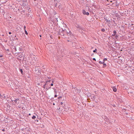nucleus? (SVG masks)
I'll list each match as a JSON object with an SVG mask.
<instances>
[{"mask_svg": "<svg viewBox=\"0 0 134 134\" xmlns=\"http://www.w3.org/2000/svg\"><path fill=\"white\" fill-rule=\"evenodd\" d=\"M59 34L63 36V38H68L69 39H71L73 36V34L69 29L66 30L62 28L61 30H60Z\"/></svg>", "mask_w": 134, "mask_h": 134, "instance_id": "nucleus-1", "label": "nucleus"}, {"mask_svg": "<svg viewBox=\"0 0 134 134\" xmlns=\"http://www.w3.org/2000/svg\"><path fill=\"white\" fill-rule=\"evenodd\" d=\"M22 2L23 3V5L24 6H26L27 4V0H23V1H22Z\"/></svg>", "mask_w": 134, "mask_h": 134, "instance_id": "nucleus-2", "label": "nucleus"}, {"mask_svg": "<svg viewBox=\"0 0 134 134\" xmlns=\"http://www.w3.org/2000/svg\"><path fill=\"white\" fill-rule=\"evenodd\" d=\"M51 81V80H49V81H46L44 85L43 86V87L44 88H45V87H46V85L47 86L48 85V82H50Z\"/></svg>", "mask_w": 134, "mask_h": 134, "instance_id": "nucleus-3", "label": "nucleus"}, {"mask_svg": "<svg viewBox=\"0 0 134 134\" xmlns=\"http://www.w3.org/2000/svg\"><path fill=\"white\" fill-rule=\"evenodd\" d=\"M82 13L84 15H88L89 14V13L88 12H86V11L84 10H82Z\"/></svg>", "mask_w": 134, "mask_h": 134, "instance_id": "nucleus-4", "label": "nucleus"}, {"mask_svg": "<svg viewBox=\"0 0 134 134\" xmlns=\"http://www.w3.org/2000/svg\"><path fill=\"white\" fill-rule=\"evenodd\" d=\"M58 14H55L54 16V17L55 18V21H58Z\"/></svg>", "mask_w": 134, "mask_h": 134, "instance_id": "nucleus-5", "label": "nucleus"}, {"mask_svg": "<svg viewBox=\"0 0 134 134\" xmlns=\"http://www.w3.org/2000/svg\"><path fill=\"white\" fill-rule=\"evenodd\" d=\"M6 98V97L5 96H4V95H1L0 94V98L1 99H4Z\"/></svg>", "mask_w": 134, "mask_h": 134, "instance_id": "nucleus-6", "label": "nucleus"}, {"mask_svg": "<svg viewBox=\"0 0 134 134\" xmlns=\"http://www.w3.org/2000/svg\"><path fill=\"white\" fill-rule=\"evenodd\" d=\"M113 34L112 35V36H115V37H116V32L115 30H114L113 31Z\"/></svg>", "mask_w": 134, "mask_h": 134, "instance_id": "nucleus-7", "label": "nucleus"}, {"mask_svg": "<svg viewBox=\"0 0 134 134\" xmlns=\"http://www.w3.org/2000/svg\"><path fill=\"white\" fill-rule=\"evenodd\" d=\"M76 26L77 28H79L80 29H82L81 27L79 25L76 24Z\"/></svg>", "mask_w": 134, "mask_h": 134, "instance_id": "nucleus-8", "label": "nucleus"}, {"mask_svg": "<svg viewBox=\"0 0 134 134\" xmlns=\"http://www.w3.org/2000/svg\"><path fill=\"white\" fill-rule=\"evenodd\" d=\"M113 91L114 92H116L117 91V89L116 88L114 87H113Z\"/></svg>", "mask_w": 134, "mask_h": 134, "instance_id": "nucleus-9", "label": "nucleus"}, {"mask_svg": "<svg viewBox=\"0 0 134 134\" xmlns=\"http://www.w3.org/2000/svg\"><path fill=\"white\" fill-rule=\"evenodd\" d=\"M19 99H16L15 100H14L15 102L16 103H17Z\"/></svg>", "mask_w": 134, "mask_h": 134, "instance_id": "nucleus-10", "label": "nucleus"}, {"mask_svg": "<svg viewBox=\"0 0 134 134\" xmlns=\"http://www.w3.org/2000/svg\"><path fill=\"white\" fill-rule=\"evenodd\" d=\"M13 51L14 52H16V48L15 47H14L13 48Z\"/></svg>", "mask_w": 134, "mask_h": 134, "instance_id": "nucleus-11", "label": "nucleus"}, {"mask_svg": "<svg viewBox=\"0 0 134 134\" xmlns=\"http://www.w3.org/2000/svg\"><path fill=\"white\" fill-rule=\"evenodd\" d=\"M54 92L55 93V95L54 96V97H57V95L56 94H57V92H56V91L55 90H54Z\"/></svg>", "mask_w": 134, "mask_h": 134, "instance_id": "nucleus-12", "label": "nucleus"}, {"mask_svg": "<svg viewBox=\"0 0 134 134\" xmlns=\"http://www.w3.org/2000/svg\"><path fill=\"white\" fill-rule=\"evenodd\" d=\"M104 19L106 20L107 22V23L108 21H110V20H108V19H106L105 18H104Z\"/></svg>", "mask_w": 134, "mask_h": 134, "instance_id": "nucleus-13", "label": "nucleus"}, {"mask_svg": "<svg viewBox=\"0 0 134 134\" xmlns=\"http://www.w3.org/2000/svg\"><path fill=\"white\" fill-rule=\"evenodd\" d=\"M20 71L21 72V73L23 74V70L22 69H21L20 70Z\"/></svg>", "mask_w": 134, "mask_h": 134, "instance_id": "nucleus-14", "label": "nucleus"}, {"mask_svg": "<svg viewBox=\"0 0 134 134\" xmlns=\"http://www.w3.org/2000/svg\"><path fill=\"white\" fill-rule=\"evenodd\" d=\"M49 87V88L47 87H45V88H46V90H48L49 88H51V87L50 86L49 87Z\"/></svg>", "mask_w": 134, "mask_h": 134, "instance_id": "nucleus-15", "label": "nucleus"}, {"mask_svg": "<svg viewBox=\"0 0 134 134\" xmlns=\"http://www.w3.org/2000/svg\"><path fill=\"white\" fill-rule=\"evenodd\" d=\"M101 30L103 32H104L105 31V30L104 29H102Z\"/></svg>", "mask_w": 134, "mask_h": 134, "instance_id": "nucleus-16", "label": "nucleus"}, {"mask_svg": "<svg viewBox=\"0 0 134 134\" xmlns=\"http://www.w3.org/2000/svg\"><path fill=\"white\" fill-rule=\"evenodd\" d=\"M36 118V117L35 116H33L32 117V118L33 119H34L35 120V118Z\"/></svg>", "mask_w": 134, "mask_h": 134, "instance_id": "nucleus-17", "label": "nucleus"}, {"mask_svg": "<svg viewBox=\"0 0 134 134\" xmlns=\"http://www.w3.org/2000/svg\"><path fill=\"white\" fill-rule=\"evenodd\" d=\"M25 34H26L27 35H28V33L26 30H25Z\"/></svg>", "mask_w": 134, "mask_h": 134, "instance_id": "nucleus-18", "label": "nucleus"}, {"mask_svg": "<svg viewBox=\"0 0 134 134\" xmlns=\"http://www.w3.org/2000/svg\"><path fill=\"white\" fill-rule=\"evenodd\" d=\"M51 81H52V83L51 84V86H53V80H52V81L51 80Z\"/></svg>", "mask_w": 134, "mask_h": 134, "instance_id": "nucleus-19", "label": "nucleus"}, {"mask_svg": "<svg viewBox=\"0 0 134 134\" xmlns=\"http://www.w3.org/2000/svg\"><path fill=\"white\" fill-rule=\"evenodd\" d=\"M97 49H95V50L93 51V52L94 53L96 52Z\"/></svg>", "mask_w": 134, "mask_h": 134, "instance_id": "nucleus-20", "label": "nucleus"}, {"mask_svg": "<svg viewBox=\"0 0 134 134\" xmlns=\"http://www.w3.org/2000/svg\"><path fill=\"white\" fill-rule=\"evenodd\" d=\"M107 60V58H104V59H103V61H106V60Z\"/></svg>", "mask_w": 134, "mask_h": 134, "instance_id": "nucleus-21", "label": "nucleus"}, {"mask_svg": "<svg viewBox=\"0 0 134 134\" xmlns=\"http://www.w3.org/2000/svg\"><path fill=\"white\" fill-rule=\"evenodd\" d=\"M103 65L104 66H106V64L103 63Z\"/></svg>", "mask_w": 134, "mask_h": 134, "instance_id": "nucleus-22", "label": "nucleus"}, {"mask_svg": "<svg viewBox=\"0 0 134 134\" xmlns=\"http://www.w3.org/2000/svg\"><path fill=\"white\" fill-rule=\"evenodd\" d=\"M99 64H102V62H101V61H99Z\"/></svg>", "mask_w": 134, "mask_h": 134, "instance_id": "nucleus-23", "label": "nucleus"}, {"mask_svg": "<svg viewBox=\"0 0 134 134\" xmlns=\"http://www.w3.org/2000/svg\"><path fill=\"white\" fill-rule=\"evenodd\" d=\"M26 28V26H24V30H26V29H25Z\"/></svg>", "mask_w": 134, "mask_h": 134, "instance_id": "nucleus-24", "label": "nucleus"}, {"mask_svg": "<svg viewBox=\"0 0 134 134\" xmlns=\"http://www.w3.org/2000/svg\"><path fill=\"white\" fill-rule=\"evenodd\" d=\"M63 104V103L62 102H61L60 103V104L61 105H62Z\"/></svg>", "mask_w": 134, "mask_h": 134, "instance_id": "nucleus-25", "label": "nucleus"}, {"mask_svg": "<svg viewBox=\"0 0 134 134\" xmlns=\"http://www.w3.org/2000/svg\"><path fill=\"white\" fill-rule=\"evenodd\" d=\"M93 60L96 61V59L95 58H93Z\"/></svg>", "mask_w": 134, "mask_h": 134, "instance_id": "nucleus-26", "label": "nucleus"}, {"mask_svg": "<svg viewBox=\"0 0 134 134\" xmlns=\"http://www.w3.org/2000/svg\"><path fill=\"white\" fill-rule=\"evenodd\" d=\"M61 98V97L60 96V97H58V99H59Z\"/></svg>", "mask_w": 134, "mask_h": 134, "instance_id": "nucleus-27", "label": "nucleus"}, {"mask_svg": "<svg viewBox=\"0 0 134 134\" xmlns=\"http://www.w3.org/2000/svg\"><path fill=\"white\" fill-rule=\"evenodd\" d=\"M3 57V55H0V58L2 57Z\"/></svg>", "mask_w": 134, "mask_h": 134, "instance_id": "nucleus-28", "label": "nucleus"}, {"mask_svg": "<svg viewBox=\"0 0 134 134\" xmlns=\"http://www.w3.org/2000/svg\"><path fill=\"white\" fill-rule=\"evenodd\" d=\"M9 34H11V32H9Z\"/></svg>", "mask_w": 134, "mask_h": 134, "instance_id": "nucleus-29", "label": "nucleus"}, {"mask_svg": "<svg viewBox=\"0 0 134 134\" xmlns=\"http://www.w3.org/2000/svg\"><path fill=\"white\" fill-rule=\"evenodd\" d=\"M35 3V5H36V4H37V3H38V2H36Z\"/></svg>", "mask_w": 134, "mask_h": 134, "instance_id": "nucleus-30", "label": "nucleus"}, {"mask_svg": "<svg viewBox=\"0 0 134 134\" xmlns=\"http://www.w3.org/2000/svg\"><path fill=\"white\" fill-rule=\"evenodd\" d=\"M116 37V38L117 37H118V36L117 35H116V37Z\"/></svg>", "mask_w": 134, "mask_h": 134, "instance_id": "nucleus-31", "label": "nucleus"}, {"mask_svg": "<svg viewBox=\"0 0 134 134\" xmlns=\"http://www.w3.org/2000/svg\"><path fill=\"white\" fill-rule=\"evenodd\" d=\"M67 41L68 42H70V41H70L69 40H67Z\"/></svg>", "mask_w": 134, "mask_h": 134, "instance_id": "nucleus-32", "label": "nucleus"}, {"mask_svg": "<svg viewBox=\"0 0 134 134\" xmlns=\"http://www.w3.org/2000/svg\"><path fill=\"white\" fill-rule=\"evenodd\" d=\"M48 78L49 79H50L51 78V77H48Z\"/></svg>", "mask_w": 134, "mask_h": 134, "instance_id": "nucleus-33", "label": "nucleus"}, {"mask_svg": "<svg viewBox=\"0 0 134 134\" xmlns=\"http://www.w3.org/2000/svg\"><path fill=\"white\" fill-rule=\"evenodd\" d=\"M40 37H41V35H40Z\"/></svg>", "mask_w": 134, "mask_h": 134, "instance_id": "nucleus-34", "label": "nucleus"}, {"mask_svg": "<svg viewBox=\"0 0 134 134\" xmlns=\"http://www.w3.org/2000/svg\"><path fill=\"white\" fill-rule=\"evenodd\" d=\"M7 50V51H9V49H8Z\"/></svg>", "mask_w": 134, "mask_h": 134, "instance_id": "nucleus-35", "label": "nucleus"}, {"mask_svg": "<svg viewBox=\"0 0 134 134\" xmlns=\"http://www.w3.org/2000/svg\"><path fill=\"white\" fill-rule=\"evenodd\" d=\"M65 25V27L66 26V25Z\"/></svg>", "mask_w": 134, "mask_h": 134, "instance_id": "nucleus-36", "label": "nucleus"}, {"mask_svg": "<svg viewBox=\"0 0 134 134\" xmlns=\"http://www.w3.org/2000/svg\"><path fill=\"white\" fill-rule=\"evenodd\" d=\"M53 105H55V104H54V103H53Z\"/></svg>", "mask_w": 134, "mask_h": 134, "instance_id": "nucleus-37", "label": "nucleus"}, {"mask_svg": "<svg viewBox=\"0 0 134 134\" xmlns=\"http://www.w3.org/2000/svg\"><path fill=\"white\" fill-rule=\"evenodd\" d=\"M31 115V114H29V115Z\"/></svg>", "mask_w": 134, "mask_h": 134, "instance_id": "nucleus-38", "label": "nucleus"}, {"mask_svg": "<svg viewBox=\"0 0 134 134\" xmlns=\"http://www.w3.org/2000/svg\"><path fill=\"white\" fill-rule=\"evenodd\" d=\"M3 130V131H4V129H3V130Z\"/></svg>", "mask_w": 134, "mask_h": 134, "instance_id": "nucleus-39", "label": "nucleus"}, {"mask_svg": "<svg viewBox=\"0 0 134 134\" xmlns=\"http://www.w3.org/2000/svg\"><path fill=\"white\" fill-rule=\"evenodd\" d=\"M50 82H48V84H49Z\"/></svg>", "mask_w": 134, "mask_h": 134, "instance_id": "nucleus-40", "label": "nucleus"}, {"mask_svg": "<svg viewBox=\"0 0 134 134\" xmlns=\"http://www.w3.org/2000/svg\"><path fill=\"white\" fill-rule=\"evenodd\" d=\"M34 1H36V0H34Z\"/></svg>", "mask_w": 134, "mask_h": 134, "instance_id": "nucleus-41", "label": "nucleus"}, {"mask_svg": "<svg viewBox=\"0 0 134 134\" xmlns=\"http://www.w3.org/2000/svg\"><path fill=\"white\" fill-rule=\"evenodd\" d=\"M112 2V1H111L110 2Z\"/></svg>", "mask_w": 134, "mask_h": 134, "instance_id": "nucleus-42", "label": "nucleus"}]
</instances>
